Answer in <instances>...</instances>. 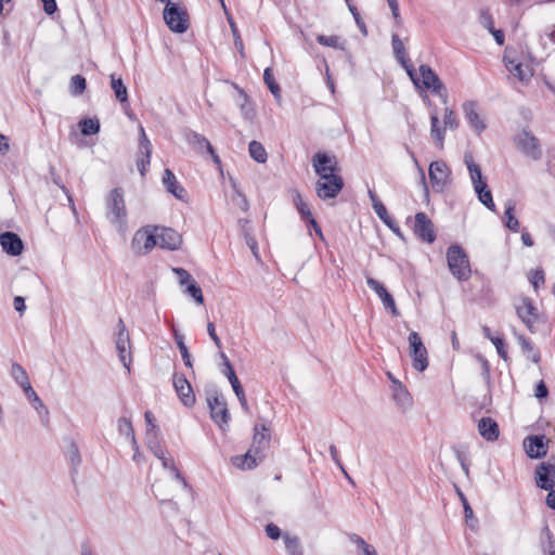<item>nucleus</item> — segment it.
Listing matches in <instances>:
<instances>
[{"label": "nucleus", "instance_id": "1", "mask_svg": "<svg viewBox=\"0 0 555 555\" xmlns=\"http://www.w3.org/2000/svg\"><path fill=\"white\" fill-rule=\"evenodd\" d=\"M447 262L451 274L459 282H466L472 276V268L468 255L457 244H452L447 249Z\"/></svg>", "mask_w": 555, "mask_h": 555}, {"label": "nucleus", "instance_id": "2", "mask_svg": "<svg viewBox=\"0 0 555 555\" xmlns=\"http://www.w3.org/2000/svg\"><path fill=\"white\" fill-rule=\"evenodd\" d=\"M106 204V218L111 223L124 231L127 225V209L124 198V191L121 188L113 189L105 201Z\"/></svg>", "mask_w": 555, "mask_h": 555}, {"label": "nucleus", "instance_id": "3", "mask_svg": "<svg viewBox=\"0 0 555 555\" xmlns=\"http://www.w3.org/2000/svg\"><path fill=\"white\" fill-rule=\"evenodd\" d=\"M206 401L211 420L221 430L224 431L229 427V422L231 420L224 396L217 389H212L207 392Z\"/></svg>", "mask_w": 555, "mask_h": 555}, {"label": "nucleus", "instance_id": "4", "mask_svg": "<svg viewBox=\"0 0 555 555\" xmlns=\"http://www.w3.org/2000/svg\"><path fill=\"white\" fill-rule=\"evenodd\" d=\"M163 17L168 28L176 34H183L190 27V17L185 8L175 2H168L163 11Z\"/></svg>", "mask_w": 555, "mask_h": 555}, {"label": "nucleus", "instance_id": "5", "mask_svg": "<svg viewBox=\"0 0 555 555\" xmlns=\"http://www.w3.org/2000/svg\"><path fill=\"white\" fill-rule=\"evenodd\" d=\"M159 227L146 225L139 229L131 241V249L135 255H147L155 246H157L156 232Z\"/></svg>", "mask_w": 555, "mask_h": 555}, {"label": "nucleus", "instance_id": "6", "mask_svg": "<svg viewBox=\"0 0 555 555\" xmlns=\"http://www.w3.org/2000/svg\"><path fill=\"white\" fill-rule=\"evenodd\" d=\"M344 188V179L338 173L321 175L315 183L319 198L326 201L335 198Z\"/></svg>", "mask_w": 555, "mask_h": 555}, {"label": "nucleus", "instance_id": "7", "mask_svg": "<svg viewBox=\"0 0 555 555\" xmlns=\"http://www.w3.org/2000/svg\"><path fill=\"white\" fill-rule=\"evenodd\" d=\"M147 447L150 451L162 462V465L165 469H168L173 474V477L181 481L183 487H188V482L185 478L181 475L177 466L175 465V461L170 456H166L167 450L162 446L159 438L155 434L153 438H149L146 440Z\"/></svg>", "mask_w": 555, "mask_h": 555}, {"label": "nucleus", "instance_id": "8", "mask_svg": "<svg viewBox=\"0 0 555 555\" xmlns=\"http://www.w3.org/2000/svg\"><path fill=\"white\" fill-rule=\"evenodd\" d=\"M412 366L418 372L428 367V352L417 332H411L408 337Z\"/></svg>", "mask_w": 555, "mask_h": 555}, {"label": "nucleus", "instance_id": "9", "mask_svg": "<svg viewBox=\"0 0 555 555\" xmlns=\"http://www.w3.org/2000/svg\"><path fill=\"white\" fill-rule=\"evenodd\" d=\"M517 149L527 157L539 160L542 157L540 140L529 130L524 129L515 139Z\"/></svg>", "mask_w": 555, "mask_h": 555}, {"label": "nucleus", "instance_id": "10", "mask_svg": "<svg viewBox=\"0 0 555 555\" xmlns=\"http://www.w3.org/2000/svg\"><path fill=\"white\" fill-rule=\"evenodd\" d=\"M420 86L417 88L423 87L426 90L431 91L433 93L447 99V89L444 85L441 82L438 75L431 69V67L427 64H422L420 66Z\"/></svg>", "mask_w": 555, "mask_h": 555}, {"label": "nucleus", "instance_id": "11", "mask_svg": "<svg viewBox=\"0 0 555 555\" xmlns=\"http://www.w3.org/2000/svg\"><path fill=\"white\" fill-rule=\"evenodd\" d=\"M535 483L543 490H552L555 487V454H552L547 462L537 466Z\"/></svg>", "mask_w": 555, "mask_h": 555}, {"label": "nucleus", "instance_id": "12", "mask_svg": "<svg viewBox=\"0 0 555 555\" xmlns=\"http://www.w3.org/2000/svg\"><path fill=\"white\" fill-rule=\"evenodd\" d=\"M391 44H392L393 54H395L397 61L405 69L408 76L410 77L412 82L415 85V87H418L420 86L418 85L420 83L418 75L416 74V72L406 54L403 42L401 41V39L399 38V36L397 34H393L391 36Z\"/></svg>", "mask_w": 555, "mask_h": 555}, {"label": "nucleus", "instance_id": "13", "mask_svg": "<svg viewBox=\"0 0 555 555\" xmlns=\"http://www.w3.org/2000/svg\"><path fill=\"white\" fill-rule=\"evenodd\" d=\"M220 357L223 360V366H224V369L222 370V373L228 377V379L233 388V391L240 401V404H241L243 411L246 413H249L250 411H249V406H248V403H247V400L245 397L243 386L240 383L230 360L228 359V357L224 352H221Z\"/></svg>", "mask_w": 555, "mask_h": 555}, {"label": "nucleus", "instance_id": "14", "mask_svg": "<svg viewBox=\"0 0 555 555\" xmlns=\"http://www.w3.org/2000/svg\"><path fill=\"white\" fill-rule=\"evenodd\" d=\"M152 151V143L149 140L144 128L140 126L139 149L137 152V167L142 177H144L149 170Z\"/></svg>", "mask_w": 555, "mask_h": 555}, {"label": "nucleus", "instance_id": "15", "mask_svg": "<svg viewBox=\"0 0 555 555\" xmlns=\"http://www.w3.org/2000/svg\"><path fill=\"white\" fill-rule=\"evenodd\" d=\"M451 170L443 160L431 162L428 169L429 180L436 192H442L449 181Z\"/></svg>", "mask_w": 555, "mask_h": 555}, {"label": "nucleus", "instance_id": "16", "mask_svg": "<svg viewBox=\"0 0 555 555\" xmlns=\"http://www.w3.org/2000/svg\"><path fill=\"white\" fill-rule=\"evenodd\" d=\"M414 234L423 242L433 244L436 241V232L433 221L425 212L415 215Z\"/></svg>", "mask_w": 555, "mask_h": 555}, {"label": "nucleus", "instance_id": "17", "mask_svg": "<svg viewBox=\"0 0 555 555\" xmlns=\"http://www.w3.org/2000/svg\"><path fill=\"white\" fill-rule=\"evenodd\" d=\"M172 379L175 390L182 404L186 408L193 406L195 404L196 398L193 388L190 382L186 379L185 375L175 373Z\"/></svg>", "mask_w": 555, "mask_h": 555}, {"label": "nucleus", "instance_id": "18", "mask_svg": "<svg viewBox=\"0 0 555 555\" xmlns=\"http://www.w3.org/2000/svg\"><path fill=\"white\" fill-rule=\"evenodd\" d=\"M548 439L544 435H533L525 438L524 449L528 457L542 459L548 451Z\"/></svg>", "mask_w": 555, "mask_h": 555}, {"label": "nucleus", "instance_id": "19", "mask_svg": "<svg viewBox=\"0 0 555 555\" xmlns=\"http://www.w3.org/2000/svg\"><path fill=\"white\" fill-rule=\"evenodd\" d=\"M312 166L319 177H321V175L337 173L339 171L336 156L325 152H318L313 155Z\"/></svg>", "mask_w": 555, "mask_h": 555}, {"label": "nucleus", "instance_id": "20", "mask_svg": "<svg viewBox=\"0 0 555 555\" xmlns=\"http://www.w3.org/2000/svg\"><path fill=\"white\" fill-rule=\"evenodd\" d=\"M264 456V452L259 447H250L244 455L232 457V463L241 469H253L263 461Z\"/></svg>", "mask_w": 555, "mask_h": 555}, {"label": "nucleus", "instance_id": "21", "mask_svg": "<svg viewBox=\"0 0 555 555\" xmlns=\"http://www.w3.org/2000/svg\"><path fill=\"white\" fill-rule=\"evenodd\" d=\"M157 245L163 249L177 250L182 244V236L171 228H160L156 232Z\"/></svg>", "mask_w": 555, "mask_h": 555}, {"label": "nucleus", "instance_id": "22", "mask_svg": "<svg viewBox=\"0 0 555 555\" xmlns=\"http://www.w3.org/2000/svg\"><path fill=\"white\" fill-rule=\"evenodd\" d=\"M367 286L373 289L378 298L382 300L386 310H390L393 317L399 315L392 295L385 288V286L373 278H366Z\"/></svg>", "mask_w": 555, "mask_h": 555}, {"label": "nucleus", "instance_id": "23", "mask_svg": "<svg viewBox=\"0 0 555 555\" xmlns=\"http://www.w3.org/2000/svg\"><path fill=\"white\" fill-rule=\"evenodd\" d=\"M130 348L129 333L125 326L122 319L118 320V333L116 339V349L124 366L130 371V361H127V349Z\"/></svg>", "mask_w": 555, "mask_h": 555}, {"label": "nucleus", "instance_id": "24", "mask_svg": "<svg viewBox=\"0 0 555 555\" xmlns=\"http://www.w3.org/2000/svg\"><path fill=\"white\" fill-rule=\"evenodd\" d=\"M0 245L10 256H20L23 253L24 244L21 237L14 232H3L0 235Z\"/></svg>", "mask_w": 555, "mask_h": 555}, {"label": "nucleus", "instance_id": "25", "mask_svg": "<svg viewBox=\"0 0 555 555\" xmlns=\"http://www.w3.org/2000/svg\"><path fill=\"white\" fill-rule=\"evenodd\" d=\"M465 118L469 126L479 134L486 129L485 120L479 116L477 111V103L474 101H466L462 105Z\"/></svg>", "mask_w": 555, "mask_h": 555}, {"label": "nucleus", "instance_id": "26", "mask_svg": "<svg viewBox=\"0 0 555 555\" xmlns=\"http://www.w3.org/2000/svg\"><path fill=\"white\" fill-rule=\"evenodd\" d=\"M162 182L168 193L180 201H185L188 195L186 190L180 184L175 173L169 168L164 170Z\"/></svg>", "mask_w": 555, "mask_h": 555}, {"label": "nucleus", "instance_id": "27", "mask_svg": "<svg viewBox=\"0 0 555 555\" xmlns=\"http://www.w3.org/2000/svg\"><path fill=\"white\" fill-rule=\"evenodd\" d=\"M517 315L521 319V321L526 324L530 332H533V324L538 319V310L533 306L531 299L525 298L524 304L520 307H517Z\"/></svg>", "mask_w": 555, "mask_h": 555}, {"label": "nucleus", "instance_id": "28", "mask_svg": "<svg viewBox=\"0 0 555 555\" xmlns=\"http://www.w3.org/2000/svg\"><path fill=\"white\" fill-rule=\"evenodd\" d=\"M478 431L487 441H495L500 436L498 423L491 417H481L478 422Z\"/></svg>", "mask_w": 555, "mask_h": 555}, {"label": "nucleus", "instance_id": "29", "mask_svg": "<svg viewBox=\"0 0 555 555\" xmlns=\"http://www.w3.org/2000/svg\"><path fill=\"white\" fill-rule=\"evenodd\" d=\"M184 137L186 142L192 145L196 152L203 153L206 151L209 154H214L212 145L203 134L189 129L185 131Z\"/></svg>", "mask_w": 555, "mask_h": 555}, {"label": "nucleus", "instance_id": "30", "mask_svg": "<svg viewBox=\"0 0 555 555\" xmlns=\"http://www.w3.org/2000/svg\"><path fill=\"white\" fill-rule=\"evenodd\" d=\"M464 162L469 171V176H470V180L473 182L474 189L486 185L487 181L483 180V178H482L481 168L479 165H477L474 162L473 156L470 154H465Z\"/></svg>", "mask_w": 555, "mask_h": 555}, {"label": "nucleus", "instance_id": "31", "mask_svg": "<svg viewBox=\"0 0 555 555\" xmlns=\"http://www.w3.org/2000/svg\"><path fill=\"white\" fill-rule=\"evenodd\" d=\"M271 436L270 428L266 424H256L254 427V437L251 447H259L260 450H264L269 446Z\"/></svg>", "mask_w": 555, "mask_h": 555}, {"label": "nucleus", "instance_id": "32", "mask_svg": "<svg viewBox=\"0 0 555 555\" xmlns=\"http://www.w3.org/2000/svg\"><path fill=\"white\" fill-rule=\"evenodd\" d=\"M392 398L402 408L410 406L412 402L408 389L399 380H393Z\"/></svg>", "mask_w": 555, "mask_h": 555}, {"label": "nucleus", "instance_id": "33", "mask_svg": "<svg viewBox=\"0 0 555 555\" xmlns=\"http://www.w3.org/2000/svg\"><path fill=\"white\" fill-rule=\"evenodd\" d=\"M111 88L114 91L116 99L121 103H128V90L124 83L121 77H117L115 74L111 75Z\"/></svg>", "mask_w": 555, "mask_h": 555}, {"label": "nucleus", "instance_id": "34", "mask_svg": "<svg viewBox=\"0 0 555 555\" xmlns=\"http://www.w3.org/2000/svg\"><path fill=\"white\" fill-rule=\"evenodd\" d=\"M519 345L521 347V351L526 356L527 359L531 360L533 363H539L541 361L540 351L537 350L531 343V340L525 336H519Z\"/></svg>", "mask_w": 555, "mask_h": 555}, {"label": "nucleus", "instance_id": "35", "mask_svg": "<svg viewBox=\"0 0 555 555\" xmlns=\"http://www.w3.org/2000/svg\"><path fill=\"white\" fill-rule=\"evenodd\" d=\"M80 132L85 137L93 135L100 132V120L98 118H82L78 124Z\"/></svg>", "mask_w": 555, "mask_h": 555}, {"label": "nucleus", "instance_id": "36", "mask_svg": "<svg viewBox=\"0 0 555 555\" xmlns=\"http://www.w3.org/2000/svg\"><path fill=\"white\" fill-rule=\"evenodd\" d=\"M456 492L459 494V498H460L463 508H464L465 521H466L467 526L474 530V529H476V527L478 525V519L474 516L473 508L469 505L465 494L459 488L456 489Z\"/></svg>", "mask_w": 555, "mask_h": 555}, {"label": "nucleus", "instance_id": "37", "mask_svg": "<svg viewBox=\"0 0 555 555\" xmlns=\"http://www.w3.org/2000/svg\"><path fill=\"white\" fill-rule=\"evenodd\" d=\"M430 135L438 147H443L444 128L439 127V118L437 115L430 116Z\"/></svg>", "mask_w": 555, "mask_h": 555}, {"label": "nucleus", "instance_id": "38", "mask_svg": "<svg viewBox=\"0 0 555 555\" xmlns=\"http://www.w3.org/2000/svg\"><path fill=\"white\" fill-rule=\"evenodd\" d=\"M515 210V204L513 202H508L506 204L505 212H504V224L505 227L513 231L518 232L519 231V221L514 215Z\"/></svg>", "mask_w": 555, "mask_h": 555}, {"label": "nucleus", "instance_id": "39", "mask_svg": "<svg viewBox=\"0 0 555 555\" xmlns=\"http://www.w3.org/2000/svg\"><path fill=\"white\" fill-rule=\"evenodd\" d=\"M250 157L259 164H263L268 159V154L264 146L258 141H251L248 145Z\"/></svg>", "mask_w": 555, "mask_h": 555}, {"label": "nucleus", "instance_id": "40", "mask_svg": "<svg viewBox=\"0 0 555 555\" xmlns=\"http://www.w3.org/2000/svg\"><path fill=\"white\" fill-rule=\"evenodd\" d=\"M283 539L288 555H304L301 543L297 535L284 533Z\"/></svg>", "mask_w": 555, "mask_h": 555}, {"label": "nucleus", "instance_id": "41", "mask_svg": "<svg viewBox=\"0 0 555 555\" xmlns=\"http://www.w3.org/2000/svg\"><path fill=\"white\" fill-rule=\"evenodd\" d=\"M348 539L351 543L362 551V555H377L375 547L369 544L363 538L357 533H349Z\"/></svg>", "mask_w": 555, "mask_h": 555}, {"label": "nucleus", "instance_id": "42", "mask_svg": "<svg viewBox=\"0 0 555 555\" xmlns=\"http://www.w3.org/2000/svg\"><path fill=\"white\" fill-rule=\"evenodd\" d=\"M224 14L227 16V21L229 23V26L231 28V31H232V35L234 38V46L240 51L241 55L244 56V44H243V40L240 35L237 25L232 16V14L228 10L224 11Z\"/></svg>", "mask_w": 555, "mask_h": 555}, {"label": "nucleus", "instance_id": "43", "mask_svg": "<svg viewBox=\"0 0 555 555\" xmlns=\"http://www.w3.org/2000/svg\"><path fill=\"white\" fill-rule=\"evenodd\" d=\"M23 390L25 392V396L29 400V402L34 405V408L41 413V411L44 412L46 416H48L49 412L46 408V405L42 403L34 388L30 384H27L25 387H23Z\"/></svg>", "mask_w": 555, "mask_h": 555}, {"label": "nucleus", "instance_id": "44", "mask_svg": "<svg viewBox=\"0 0 555 555\" xmlns=\"http://www.w3.org/2000/svg\"><path fill=\"white\" fill-rule=\"evenodd\" d=\"M478 199L489 210L495 211V204L492 198V193L488 188V184L474 189Z\"/></svg>", "mask_w": 555, "mask_h": 555}, {"label": "nucleus", "instance_id": "45", "mask_svg": "<svg viewBox=\"0 0 555 555\" xmlns=\"http://www.w3.org/2000/svg\"><path fill=\"white\" fill-rule=\"evenodd\" d=\"M231 85L237 91V94H238L237 103H238V105H240L244 116L246 118L253 117V115H254L253 109L248 108L246 106V104L249 102L248 94L238 85H236L235 82H232Z\"/></svg>", "mask_w": 555, "mask_h": 555}, {"label": "nucleus", "instance_id": "46", "mask_svg": "<svg viewBox=\"0 0 555 555\" xmlns=\"http://www.w3.org/2000/svg\"><path fill=\"white\" fill-rule=\"evenodd\" d=\"M87 89V80L82 75H74L70 78L69 92L74 96L81 95Z\"/></svg>", "mask_w": 555, "mask_h": 555}, {"label": "nucleus", "instance_id": "47", "mask_svg": "<svg viewBox=\"0 0 555 555\" xmlns=\"http://www.w3.org/2000/svg\"><path fill=\"white\" fill-rule=\"evenodd\" d=\"M263 81L267 85L270 92L272 93V95L275 99H280L281 98V88H280L279 83L275 81L273 72L270 67H267L263 72Z\"/></svg>", "mask_w": 555, "mask_h": 555}, {"label": "nucleus", "instance_id": "48", "mask_svg": "<svg viewBox=\"0 0 555 555\" xmlns=\"http://www.w3.org/2000/svg\"><path fill=\"white\" fill-rule=\"evenodd\" d=\"M11 376L22 388L25 387L27 384H30L25 369L18 363L14 362L12 364Z\"/></svg>", "mask_w": 555, "mask_h": 555}, {"label": "nucleus", "instance_id": "49", "mask_svg": "<svg viewBox=\"0 0 555 555\" xmlns=\"http://www.w3.org/2000/svg\"><path fill=\"white\" fill-rule=\"evenodd\" d=\"M317 41H318V43H320L324 47H331V48H335V49L345 50V41L340 42V38L336 35H333V36L318 35Z\"/></svg>", "mask_w": 555, "mask_h": 555}, {"label": "nucleus", "instance_id": "50", "mask_svg": "<svg viewBox=\"0 0 555 555\" xmlns=\"http://www.w3.org/2000/svg\"><path fill=\"white\" fill-rule=\"evenodd\" d=\"M294 205L296 206V209L298 210L302 221L306 222L309 218L312 217L308 204L304 202L301 195L298 192L294 196Z\"/></svg>", "mask_w": 555, "mask_h": 555}, {"label": "nucleus", "instance_id": "51", "mask_svg": "<svg viewBox=\"0 0 555 555\" xmlns=\"http://www.w3.org/2000/svg\"><path fill=\"white\" fill-rule=\"evenodd\" d=\"M66 456H67L68 461L70 462L73 470L76 473L77 467L81 463V456H80L79 449L74 441H70L67 452H66Z\"/></svg>", "mask_w": 555, "mask_h": 555}, {"label": "nucleus", "instance_id": "52", "mask_svg": "<svg viewBox=\"0 0 555 555\" xmlns=\"http://www.w3.org/2000/svg\"><path fill=\"white\" fill-rule=\"evenodd\" d=\"M350 13L352 14L353 18H354V22L358 26V28L360 29V31L362 33V35L366 36L367 35V28H366V25L363 21V18L361 17L357 7L352 3V0H345Z\"/></svg>", "mask_w": 555, "mask_h": 555}, {"label": "nucleus", "instance_id": "53", "mask_svg": "<svg viewBox=\"0 0 555 555\" xmlns=\"http://www.w3.org/2000/svg\"><path fill=\"white\" fill-rule=\"evenodd\" d=\"M185 293L190 295L195 300L196 304H204V295L202 288L195 281H192L188 284Z\"/></svg>", "mask_w": 555, "mask_h": 555}, {"label": "nucleus", "instance_id": "54", "mask_svg": "<svg viewBox=\"0 0 555 555\" xmlns=\"http://www.w3.org/2000/svg\"><path fill=\"white\" fill-rule=\"evenodd\" d=\"M144 418L146 423V440H149V438H153L155 434L158 436L159 429L155 424L154 414L151 411H146L144 413Z\"/></svg>", "mask_w": 555, "mask_h": 555}, {"label": "nucleus", "instance_id": "55", "mask_svg": "<svg viewBox=\"0 0 555 555\" xmlns=\"http://www.w3.org/2000/svg\"><path fill=\"white\" fill-rule=\"evenodd\" d=\"M118 431L120 435H124L125 437L129 439H133L134 429L132 426V423L130 418L128 417H120L118 421Z\"/></svg>", "mask_w": 555, "mask_h": 555}, {"label": "nucleus", "instance_id": "56", "mask_svg": "<svg viewBox=\"0 0 555 555\" xmlns=\"http://www.w3.org/2000/svg\"><path fill=\"white\" fill-rule=\"evenodd\" d=\"M475 358L481 365V376L483 380L489 385L491 380V366L489 361L481 353H477Z\"/></svg>", "mask_w": 555, "mask_h": 555}, {"label": "nucleus", "instance_id": "57", "mask_svg": "<svg viewBox=\"0 0 555 555\" xmlns=\"http://www.w3.org/2000/svg\"><path fill=\"white\" fill-rule=\"evenodd\" d=\"M529 281L533 288L537 291L541 285L545 283V275L543 269H535L530 272Z\"/></svg>", "mask_w": 555, "mask_h": 555}, {"label": "nucleus", "instance_id": "58", "mask_svg": "<svg viewBox=\"0 0 555 555\" xmlns=\"http://www.w3.org/2000/svg\"><path fill=\"white\" fill-rule=\"evenodd\" d=\"M479 23L489 31L494 29V21L488 9H482L479 14Z\"/></svg>", "mask_w": 555, "mask_h": 555}, {"label": "nucleus", "instance_id": "59", "mask_svg": "<svg viewBox=\"0 0 555 555\" xmlns=\"http://www.w3.org/2000/svg\"><path fill=\"white\" fill-rule=\"evenodd\" d=\"M374 211L387 227H391L393 218L388 214L387 208L384 204L375 205Z\"/></svg>", "mask_w": 555, "mask_h": 555}, {"label": "nucleus", "instance_id": "60", "mask_svg": "<svg viewBox=\"0 0 555 555\" xmlns=\"http://www.w3.org/2000/svg\"><path fill=\"white\" fill-rule=\"evenodd\" d=\"M444 127H449L450 129H456L460 125V121L452 109L446 108L443 116Z\"/></svg>", "mask_w": 555, "mask_h": 555}, {"label": "nucleus", "instance_id": "61", "mask_svg": "<svg viewBox=\"0 0 555 555\" xmlns=\"http://www.w3.org/2000/svg\"><path fill=\"white\" fill-rule=\"evenodd\" d=\"M492 344L495 346V349L500 358L503 359L505 362L508 361L509 358L505 349L504 339L500 336H496L494 337V339H492Z\"/></svg>", "mask_w": 555, "mask_h": 555}, {"label": "nucleus", "instance_id": "62", "mask_svg": "<svg viewBox=\"0 0 555 555\" xmlns=\"http://www.w3.org/2000/svg\"><path fill=\"white\" fill-rule=\"evenodd\" d=\"M506 67L508 68L509 72H512L514 74V76H516L520 81H524L526 79V76H525V73H524V69H522V64L521 63H514V62H509L508 64H506Z\"/></svg>", "mask_w": 555, "mask_h": 555}, {"label": "nucleus", "instance_id": "63", "mask_svg": "<svg viewBox=\"0 0 555 555\" xmlns=\"http://www.w3.org/2000/svg\"><path fill=\"white\" fill-rule=\"evenodd\" d=\"M266 534L271 540H279L282 537L281 529L273 522H270L264 528Z\"/></svg>", "mask_w": 555, "mask_h": 555}, {"label": "nucleus", "instance_id": "64", "mask_svg": "<svg viewBox=\"0 0 555 555\" xmlns=\"http://www.w3.org/2000/svg\"><path fill=\"white\" fill-rule=\"evenodd\" d=\"M173 271L178 275L181 285L188 286L190 282L194 281L192 275L183 268H176Z\"/></svg>", "mask_w": 555, "mask_h": 555}]
</instances>
